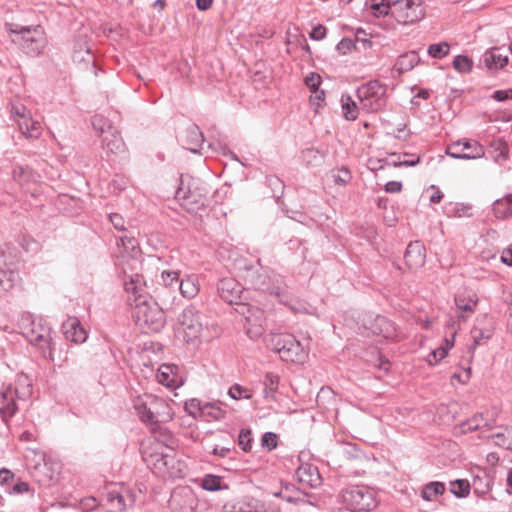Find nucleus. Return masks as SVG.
<instances>
[{
  "label": "nucleus",
  "instance_id": "f704fd0d",
  "mask_svg": "<svg viewBox=\"0 0 512 512\" xmlns=\"http://www.w3.org/2000/svg\"><path fill=\"white\" fill-rule=\"evenodd\" d=\"M490 437L494 439L497 446L512 450V427H504L502 431L494 433Z\"/></svg>",
  "mask_w": 512,
  "mask_h": 512
},
{
  "label": "nucleus",
  "instance_id": "052dcab7",
  "mask_svg": "<svg viewBox=\"0 0 512 512\" xmlns=\"http://www.w3.org/2000/svg\"><path fill=\"white\" fill-rule=\"evenodd\" d=\"M261 444L268 451H271L277 446V436L273 432H266L263 434Z\"/></svg>",
  "mask_w": 512,
  "mask_h": 512
},
{
  "label": "nucleus",
  "instance_id": "dca6fc26",
  "mask_svg": "<svg viewBox=\"0 0 512 512\" xmlns=\"http://www.w3.org/2000/svg\"><path fill=\"white\" fill-rule=\"evenodd\" d=\"M150 408V425H157L159 423H167L173 419L172 408L169 403L155 395L151 394V400L149 401Z\"/></svg>",
  "mask_w": 512,
  "mask_h": 512
},
{
  "label": "nucleus",
  "instance_id": "4468645a",
  "mask_svg": "<svg viewBox=\"0 0 512 512\" xmlns=\"http://www.w3.org/2000/svg\"><path fill=\"white\" fill-rule=\"evenodd\" d=\"M195 184V181H192L185 187L182 182L175 193V198L187 210H194L204 204L205 194L203 190L195 186Z\"/></svg>",
  "mask_w": 512,
  "mask_h": 512
},
{
  "label": "nucleus",
  "instance_id": "7c9ffc66",
  "mask_svg": "<svg viewBox=\"0 0 512 512\" xmlns=\"http://www.w3.org/2000/svg\"><path fill=\"white\" fill-rule=\"evenodd\" d=\"M280 378L276 373L267 372L263 378L264 397L266 399H275V394L279 387Z\"/></svg>",
  "mask_w": 512,
  "mask_h": 512
},
{
  "label": "nucleus",
  "instance_id": "c9c22d12",
  "mask_svg": "<svg viewBox=\"0 0 512 512\" xmlns=\"http://www.w3.org/2000/svg\"><path fill=\"white\" fill-rule=\"evenodd\" d=\"M445 491V485L442 482L434 481L426 484L422 491H421V497L424 500L432 501L434 500L438 495H442Z\"/></svg>",
  "mask_w": 512,
  "mask_h": 512
},
{
  "label": "nucleus",
  "instance_id": "b1692460",
  "mask_svg": "<svg viewBox=\"0 0 512 512\" xmlns=\"http://www.w3.org/2000/svg\"><path fill=\"white\" fill-rule=\"evenodd\" d=\"M186 148L192 153H199L204 144V136L196 125H191L186 130Z\"/></svg>",
  "mask_w": 512,
  "mask_h": 512
},
{
  "label": "nucleus",
  "instance_id": "a211bd4d",
  "mask_svg": "<svg viewBox=\"0 0 512 512\" xmlns=\"http://www.w3.org/2000/svg\"><path fill=\"white\" fill-rule=\"evenodd\" d=\"M405 264L409 269H417L425 264V247L420 241L410 242L404 254Z\"/></svg>",
  "mask_w": 512,
  "mask_h": 512
},
{
  "label": "nucleus",
  "instance_id": "393cba45",
  "mask_svg": "<svg viewBox=\"0 0 512 512\" xmlns=\"http://www.w3.org/2000/svg\"><path fill=\"white\" fill-rule=\"evenodd\" d=\"M296 477L300 483L310 487H316L320 484V475L316 467L301 466L296 471Z\"/></svg>",
  "mask_w": 512,
  "mask_h": 512
},
{
  "label": "nucleus",
  "instance_id": "c756f323",
  "mask_svg": "<svg viewBox=\"0 0 512 512\" xmlns=\"http://www.w3.org/2000/svg\"><path fill=\"white\" fill-rule=\"evenodd\" d=\"M174 366L163 364L157 372V380L167 387H175L177 385V375L174 372Z\"/></svg>",
  "mask_w": 512,
  "mask_h": 512
},
{
  "label": "nucleus",
  "instance_id": "9b49d317",
  "mask_svg": "<svg viewBox=\"0 0 512 512\" xmlns=\"http://www.w3.org/2000/svg\"><path fill=\"white\" fill-rule=\"evenodd\" d=\"M22 327L24 329L23 334L29 342L41 349H48V357L51 361H54L50 329L41 323H36L34 320L30 321L29 317L23 319Z\"/></svg>",
  "mask_w": 512,
  "mask_h": 512
},
{
  "label": "nucleus",
  "instance_id": "1a4fd4ad",
  "mask_svg": "<svg viewBox=\"0 0 512 512\" xmlns=\"http://www.w3.org/2000/svg\"><path fill=\"white\" fill-rule=\"evenodd\" d=\"M425 15L422 0H392V17L400 24H412Z\"/></svg>",
  "mask_w": 512,
  "mask_h": 512
},
{
  "label": "nucleus",
  "instance_id": "9d476101",
  "mask_svg": "<svg viewBox=\"0 0 512 512\" xmlns=\"http://www.w3.org/2000/svg\"><path fill=\"white\" fill-rule=\"evenodd\" d=\"M179 325L187 343L199 339L204 331L202 316L194 306H188L182 311Z\"/></svg>",
  "mask_w": 512,
  "mask_h": 512
},
{
  "label": "nucleus",
  "instance_id": "ea45409f",
  "mask_svg": "<svg viewBox=\"0 0 512 512\" xmlns=\"http://www.w3.org/2000/svg\"><path fill=\"white\" fill-rule=\"evenodd\" d=\"M392 324L383 316H377L372 327L374 334H381L385 338H389L392 335Z\"/></svg>",
  "mask_w": 512,
  "mask_h": 512
},
{
  "label": "nucleus",
  "instance_id": "72a5a7b5",
  "mask_svg": "<svg viewBox=\"0 0 512 512\" xmlns=\"http://www.w3.org/2000/svg\"><path fill=\"white\" fill-rule=\"evenodd\" d=\"M106 501L110 504L112 512H122L126 509L125 496L118 490L108 491Z\"/></svg>",
  "mask_w": 512,
  "mask_h": 512
},
{
  "label": "nucleus",
  "instance_id": "473e14b6",
  "mask_svg": "<svg viewBox=\"0 0 512 512\" xmlns=\"http://www.w3.org/2000/svg\"><path fill=\"white\" fill-rule=\"evenodd\" d=\"M342 114L348 121H354L358 117V106L350 95L341 96Z\"/></svg>",
  "mask_w": 512,
  "mask_h": 512
},
{
  "label": "nucleus",
  "instance_id": "3c124183",
  "mask_svg": "<svg viewBox=\"0 0 512 512\" xmlns=\"http://www.w3.org/2000/svg\"><path fill=\"white\" fill-rule=\"evenodd\" d=\"M483 422L484 420L482 415H476L471 419L467 420L466 422H463L460 428L463 433L472 432L479 429L482 425H486V423Z\"/></svg>",
  "mask_w": 512,
  "mask_h": 512
},
{
  "label": "nucleus",
  "instance_id": "4c0bfd02",
  "mask_svg": "<svg viewBox=\"0 0 512 512\" xmlns=\"http://www.w3.org/2000/svg\"><path fill=\"white\" fill-rule=\"evenodd\" d=\"M19 275L12 270H0V295L11 290L18 281Z\"/></svg>",
  "mask_w": 512,
  "mask_h": 512
},
{
  "label": "nucleus",
  "instance_id": "7ed1b4c3",
  "mask_svg": "<svg viewBox=\"0 0 512 512\" xmlns=\"http://www.w3.org/2000/svg\"><path fill=\"white\" fill-rule=\"evenodd\" d=\"M32 395V384L26 375H19L14 385L3 386L0 389V416L7 420L15 415L18 402L25 401Z\"/></svg>",
  "mask_w": 512,
  "mask_h": 512
},
{
  "label": "nucleus",
  "instance_id": "58836bf2",
  "mask_svg": "<svg viewBox=\"0 0 512 512\" xmlns=\"http://www.w3.org/2000/svg\"><path fill=\"white\" fill-rule=\"evenodd\" d=\"M490 149L495 160H506L509 156L508 144L503 139H494L490 143Z\"/></svg>",
  "mask_w": 512,
  "mask_h": 512
},
{
  "label": "nucleus",
  "instance_id": "bf43d9fd",
  "mask_svg": "<svg viewBox=\"0 0 512 512\" xmlns=\"http://www.w3.org/2000/svg\"><path fill=\"white\" fill-rule=\"evenodd\" d=\"M228 395L234 400L251 398V394L248 393V390L239 384L231 386L228 390Z\"/></svg>",
  "mask_w": 512,
  "mask_h": 512
},
{
  "label": "nucleus",
  "instance_id": "0e129e2a",
  "mask_svg": "<svg viewBox=\"0 0 512 512\" xmlns=\"http://www.w3.org/2000/svg\"><path fill=\"white\" fill-rule=\"evenodd\" d=\"M179 273L177 271H162L161 280L166 286L172 285L174 282L177 283Z\"/></svg>",
  "mask_w": 512,
  "mask_h": 512
},
{
  "label": "nucleus",
  "instance_id": "6e6552de",
  "mask_svg": "<svg viewBox=\"0 0 512 512\" xmlns=\"http://www.w3.org/2000/svg\"><path fill=\"white\" fill-rule=\"evenodd\" d=\"M93 127L99 130L102 137V148L107 154L121 155L126 151V145L120 133L107 123L101 116H94Z\"/></svg>",
  "mask_w": 512,
  "mask_h": 512
},
{
  "label": "nucleus",
  "instance_id": "423d86ee",
  "mask_svg": "<svg viewBox=\"0 0 512 512\" xmlns=\"http://www.w3.org/2000/svg\"><path fill=\"white\" fill-rule=\"evenodd\" d=\"M356 94L360 108L367 113L377 112L386 104V86L378 80L363 84L357 89Z\"/></svg>",
  "mask_w": 512,
  "mask_h": 512
},
{
  "label": "nucleus",
  "instance_id": "a19ab883",
  "mask_svg": "<svg viewBox=\"0 0 512 512\" xmlns=\"http://www.w3.org/2000/svg\"><path fill=\"white\" fill-rule=\"evenodd\" d=\"M452 66L457 72L468 74L472 71L474 63L473 60L466 55H457L452 61Z\"/></svg>",
  "mask_w": 512,
  "mask_h": 512
},
{
  "label": "nucleus",
  "instance_id": "f3484780",
  "mask_svg": "<svg viewBox=\"0 0 512 512\" xmlns=\"http://www.w3.org/2000/svg\"><path fill=\"white\" fill-rule=\"evenodd\" d=\"M142 456L148 467H150L155 474L162 477L163 473L167 472L165 468V446L157 443L154 449L151 448L150 451H143Z\"/></svg>",
  "mask_w": 512,
  "mask_h": 512
},
{
  "label": "nucleus",
  "instance_id": "69168bd1",
  "mask_svg": "<svg viewBox=\"0 0 512 512\" xmlns=\"http://www.w3.org/2000/svg\"><path fill=\"white\" fill-rule=\"evenodd\" d=\"M109 220L116 230H125V219L118 213L109 214Z\"/></svg>",
  "mask_w": 512,
  "mask_h": 512
},
{
  "label": "nucleus",
  "instance_id": "09e8293b",
  "mask_svg": "<svg viewBox=\"0 0 512 512\" xmlns=\"http://www.w3.org/2000/svg\"><path fill=\"white\" fill-rule=\"evenodd\" d=\"M10 113H11V118L16 123L19 120H22V119H24V117H27L28 115L31 114V112L26 108V106L23 105L22 103H20L19 101L11 103Z\"/></svg>",
  "mask_w": 512,
  "mask_h": 512
},
{
  "label": "nucleus",
  "instance_id": "6ab92c4d",
  "mask_svg": "<svg viewBox=\"0 0 512 512\" xmlns=\"http://www.w3.org/2000/svg\"><path fill=\"white\" fill-rule=\"evenodd\" d=\"M62 331L65 338L76 344L83 343L87 339V332L76 317H69L62 324Z\"/></svg>",
  "mask_w": 512,
  "mask_h": 512
},
{
  "label": "nucleus",
  "instance_id": "774afa93",
  "mask_svg": "<svg viewBox=\"0 0 512 512\" xmlns=\"http://www.w3.org/2000/svg\"><path fill=\"white\" fill-rule=\"evenodd\" d=\"M501 262L507 266H512V244L502 251Z\"/></svg>",
  "mask_w": 512,
  "mask_h": 512
},
{
  "label": "nucleus",
  "instance_id": "6e6d98bb",
  "mask_svg": "<svg viewBox=\"0 0 512 512\" xmlns=\"http://www.w3.org/2000/svg\"><path fill=\"white\" fill-rule=\"evenodd\" d=\"M221 478L215 475H206L202 481V488L207 491L220 490Z\"/></svg>",
  "mask_w": 512,
  "mask_h": 512
},
{
  "label": "nucleus",
  "instance_id": "37998d69",
  "mask_svg": "<svg viewBox=\"0 0 512 512\" xmlns=\"http://www.w3.org/2000/svg\"><path fill=\"white\" fill-rule=\"evenodd\" d=\"M225 411L222 410L216 403L205 402L203 416L201 418L219 421L224 419Z\"/></svg>",
  "mask_w": 512,
  "mask_h": 512
},
{
  "label": "nucleus",
  "instance_id": "4be33fe9",
  "mask_svg": "<svg viewBox=\"0 0 512 512\" xmlns=\"http://www.w3.org/2000/svg\"><path fill=\"white\" fill-rule=\"evenodd\" d=\"M18 128L26 138L38 139L42 134V126L31 114L17 122Z\"/></svg>",
  "mask_w": 512,
  "mask_h": 512
},
{
  "label": "nucleus",
  "instance_id": "a18cd8bd",
  "mask_svg": "<svg viewBox=\"0 0 512 512\" xmlns=\"http://www.w3.org/2000/svg\"><path fill=\"white\" fill-rule=\"evenodd\" d=\"M449 51H450V45L445 41L440 42V43L431 44L428 46V50H427L429 56H431L432 58H435V59L444 58L445 56H447L449 54Z\"/></svg>",
  "mask_w": 512,
  "mask_h": 512
},
{
  "label": "nucleus",
  "instance_id": "a878e982",
  "mask_svg": "<svg viewBox=\"0 0 512 512\" xmlns=\"http://www.w3.org/2000/svg\"><path fill=\"white\" fill-rule=\"evenodd\" d=\"M420 62V57L416 51H409L397 59L393 66V70L398 74L412 70Z\"/></svg>",
  "mask_w": 512,
  "mask_h": 512
},
{
  "label": "nucleus",
  "instance_id": "8fccbe9b",
  "mask_svg": "<svg viewBox=\"0 0 512 512\" xmlns=\"http://www.w3.org/2000/svg\"><path fill=\"white\" fill-rule=\"evenodd\" d=\"M371 9L376 17L392 15V0H382L380 3H373Z\"/></svg>",
  "mask_w": 512,
  "mask_h": 512
},
{
  "label": "nucleus",
  "instance_id": "49530a36",
  "mask_svg": "<svg viewBox=\"0 0 512 512\" xmlns=\"http://www.w3.org/2000/svg\"><path fill=\"white\" fill-rule=\"evenodd\" d=\"M73 58L76 61H89L92 59L91 50L86 41H79L75 43Z\"/></svg>",
  "mask_w": 512,
  "mask_h": 512
},
{
  "label": "nucleus",
  "instance_id": "c85d7f7f",
  "mask_svg": "<svg viewBox=\"0 0 512 512\" xmlns=\"http://www.w3.org/2000/svg\"><path fill=\"white\" fill-rule=\"evenodd\" d=\"M275 495L289 503L297 504L304 501V495L301 490L289 483L283 484L280 491Z\"/></svg>",
  "mask_w": 512,
  "mask_h": 512
},
{
  "label": "nucleus",
  "instance_id": "f03ea898",
  "mask_svg": "<svg viewBox=\"0 0 512 512\" xmlns=\"http://www.w3.org/2000/svg\"><path fill=\"white\" fill-rule=\"evenodd\" d=\"M238 271L249 288L268 293L282 301L285 283L281 275L262 267L259 261L255 265L244 261L239 264Z\"/></svg>",
  "mask_w": 512,
  "mask_h": 512
},
{
  "label": "nucleus",
  "instance_id": "cd10ccee",
  "mask_svg": "<svg viewBox=\"0 0 512 512\" xmlns=\"http://www.w3.org/2000/svg\"><path fill=\"white\" fill-rule=\"evenodd\" d=\"M151 400V394L139 395L133 399V407L144 424H149L150 419V408L149 401Z\"/></svg>",
  "mask_w": 512,
  "mask_h": 512
},
{
  "label": "nucleus",
  "instance_id": "2f4dec72",
  "mask_svg": "<svg viewBox=\"0 0 512 512\" xmlns=\"http://www.w3.org/2000/svg\"><path fill=\"white\" fill-rule=\"evenodd\" d=\"M493 212L498 219H505L512 215V195L496 200L493 204Z\"/></svg>",
  "mask_w": 512,
  "mask_h": 512
},
{
  "label": "nucleus",
  "instance_id": "603ef678",
  "mask_svg": "<svg viewBox=\"0 0 512 512\" xmlns=\"http://www.w3.org/2000/svg\"><path fill=\"white\" fill-rule=\"evenodd\" d=\"M252 432L250 429H242L238 435V445L245 452H250L252 449Z\"/></svg>",
  "mask_w": 512,
  "mask_h": 512
},
{
  "label": "nucleus",
  "instance_id": "4d7b16f0",
  "mask_svg": "<svg viewBox=\"0 0 512 512\" xmlns=\"http://www.w3.org/2000/svg\"><path fill=\"white\" fill-rule=\"evenodd\" d=\"M398 159L399 162H393L394 166H416L420 163L421 158L419 155L403 153Z\"/></svg>",
  "mask_w": 512,
  "mask_h": 512
},
{
  "label": "nucleus",
  "instance_id": "39448f33",
  "mask_svg": "<svg viewBox=\"0 0 512 512\" xmlns=\"http://www.w3.org/2000/svg\"><path fill=\"white\" fill-rule=\"evenodd\" d=\"M264 342L266 347L278 353L283 361L302 363L307 357L300 341L291 334L269 333L264 337Z\"/></svg>",
  "mask_w": 512,
  "mask_h": 512
},
{
  "label": "nucleus",
  "instance_id": "680f3d73",
  "mask_svg": "<svg viewBox=\"0 0 512 512\" xmlns=\"http://www.w3.org/2000/svg\"><path fill=\"white\" fill-rule=\"evenodd\" d=\"M447 348H444L443 346H440L434 350L431 351V353L428 356V362L431 365L437 364L440 360L445 358L447 356Z\"/></svg>",
  "mask_w": 512,
  "mask_h": 512
},
{
  "label": "nucleus",
  "instance_id": "e433bc0d",
  "mask_svg": "<svg viewBox=\"0 0 512 512\" xmlns=\"http://www.w3.org/2000/svg\"><path fill=\"white\" fill-rule=\"evenodd\" d=\"M179 289L183 297L192 299L199 293V284L194 278L187 277L180 281Z\"/></svg>",
  "mask_w": 512,
  "mask_h": 512
},
{
  "label": "nucleus",
  "instance_id": "de8ad7c7",
  "mask_svg": "<svg viewBox=\"0 0 512 512\" xmlns=\"http://www.w3.org/2000/svg\"><path fill=\"white\" fill-rule=\"evenodd\" d=\"M450 491L457 497H466L470 492V484L467 480L459 479L451 482Z\"/></svg>",
  "mask_w": 512,
  "mask_h": 512
},
{
  "label": "nucleus",
  "instance_id": "79ce46f5",
  "mask_svg": "<svg viewBox=\"0 0 512 512\" xmlns=\"http://www.w3.org/2000/svg\"><path fill=\"white\" fill-rule=\"evenodd\" d=\"M205 402H202L199 399L192 398L185 402L184 409L188 413V415L193 418H201L203 416Z\"/></svg>",
  "mask_w": 512,
  "mask_h": 512
},
{
  "label": "nucleus",
  "instance_id": "bb28decb",
  "mask_svg": "<svg viewBox=\"0 0 512 512\" xmlns=\"http://www.w3.org/2000/svg\"><path fill=\"white\" fill-rule=\"evenodd\" d=\"M13 178L21 186L35 183L39 179V175L33 171L29 166L16 165L13 169Z\"/></svg>",
  "mask_w": 512,
  "mask_h": 512
},
{
  "label": "nucleus",
  "instance_id": "20e7f679",
  "mask_svg": "<svg viewBox=\"0 0 512 512\" xmlns=\"http://www.w3.org/2000/svg\"><path fill=\"white\" fill-rule=\"evenodd\" d=\"M4 27L8 33L17 36V38L12 39V41L18 44L25 54L35 57L43 52L47 41L41 26H23L16 23H5Z\"/></svg>",
  "mask_w": 512,
  "mask_h": 512
},
{
  "label": "nucleus",
  "instance_id": "aec40b11",
  "mask_svg": "<svg viewBox=\"0 0 512 512\" xmlns=\"http://www.w3.org/2000/svg\"><path fill=\"white\" fill-rule=\"evenodd\" d=\"M499 48L494 47L491 49H488L483 54V63L485 67L489 70H497L504 68L509 61V58L507 55H502L499 53Z\"/></svg>",
  "mask_w": 512,
  "mask_h": 512
},
{
  "label": "nucleus",
  "instance_id": "5701e85b",
  "mask_svg": "<svg viewBox=\"0 0 512 512\" xmlns=\"http://www.w3.org/2000/svg\"><path fill=\"white\" fill-rule=\"evenodd\" d=\"M478 302L477 295L475 293H459L455 296V304L457 309L463 313L462 318H465L464 314H472L475 311Z\"/></svg>",
  "mask_w": 512,
  "mask_h": 512
},
{
  "label": "nucleus",
  "instance_id": "5fc2aeb1",
  "mask_svg": "<svg viewBox=\"0 0 512 512\" xmlns=\"http://www.w3.org/2000/svg\"><path fill=\"white\" fill-rule=\"evenodd\" d=\"M117 245H121L125 251L134 253L139 248L137 239L133 236H121Z\"/></svg>",
  "mask_w": 512,
  "mask_h": 512
},
{
  "label": "nucleus",
  "instance_id": "f257e3e1",
  "mask_svg": "<svg viewBox=\"0 0 512 512\" xmlns=\"http://www.w3.org/2000/svg\"><path fill=\"white\" fill-rule=\"evenodd\" d=\"M142 279L141 275L133 274L124 283L126 291L133 293L135 296L133 318L139 326L146 327L152 332H159L165 325V313L157 303L148 302L138 294L141 290Z\"/></svg>",
  "mask_w": 512,
  "mask_h": 512
},
{
  "label": "nucleus",
  "instance_id": "338daca9",
  "mask_svg": "<svg viewBox=\"0 0 512 512\" xmlns=\"http://www.w3.org/2000/svg\"><path fill=\"white\" fill-rule=\"evenodd\" d=\"M355 47V43L349 39V38H343L338 44H337V50L342 53L346 54L350 52Z\"/></svg>",
  "mask_w": 512,
  "mask_h": 512
},
{
  "label": "nucleus",
  "instance_id": "864d4df0",
  "mask_svg": "<svg viewBox=\"0 0 512 512\" xmlns=\"http://www.w3.org/2000/svg\"><path fill=\"white\" fill-rule=\"evenodd\" d=\"M473 334V345L472 349H475L478 345H481L484 340H489L493 335V330L488 329H477L472 331Z\"/></svg>",
  "mask_w": 512,
  "mask_h": 512
},
{
  "label": "nucleus",
  "instance_id": "e2e57ef3",
  "mask_svg": "<svg viewBox=\"0 0 512 512\" xmlns=\"http://www.w3.org/2000/svg\"><path fill=\"white\" fill-rule=\"evenodd\" d=\"M322 82L321 76L317 73H310L305 78V84L310 90H314L320 87Z\"/></svg>",
  "mask_w": 512,
  "mask_h": 512
},
{
  "label": "nucleus",
  "instance_id": "13d9d810",
  "mask_svg": "<svg viewBox=\"0 0 512 512\" xmlns=\"http://www.w3.org/2000/svg\"><path fill=\"white\" fill-rule=\"evenodd\" d=\"M331 178L335 184L345 185L350 181L351 175L349 170L343 167L337 171H333Z\"/></svg>",
  "mask_w": 512,
  "mask_h": 512
},
{
  "label": "nucleus",
  "instance_id": "ddd939ff",
  "mask_svg": "<svg viewBox=\"0 0 512 512\" xmlns=\"http://www.w3.org/2000/svg\"><path fill=\"white\" fill-rule=\"evenodd\" d=\"M236 306V312L244 316L247 322V334L251 338L260 335V328L265 320L264 311L256 306L246 303L244 300L239 301Z\"/></svg>",
  "mask_w": 512,
  "mask_h": 512
},
{
  "label": "nucleus",
  "instance_id": "2eb2a0df",
  "mask_svg": "<svg viewBox=\"0 0 512 512\" xmlns=\"http://www.w3.org/2000/svg\"><path fill=\"white\" fill-rule=\"evenodd\" d=\"M217 291L221 299L229 304H237L246 300L243 286L234 278H222L217 284Z\"/></svg>",
  "mask_w": 512,
  "mask_h": 512
},
{
  "label": "nucleus",
  "instance_id": "f8f14e48",
  "mask_svg": "<svg viewBox=\"0 0 512 512\" xmlns=\"http://www.w3.org/2000/svg\"><path fill=\"white\" fill-rule=\"evenodd\" d=\"M446 153L454 159H480L484 157L485 149L475 140L461 139L449 145Z\"/></svg>",
  "mask_w": 512,
  "mask_h": 512
},
{
  "label": "nucleus",
  "instance_id": "0eeeda50",
  "mask_svg": "<svg viewBox=\"0 0 512 512\" xmlns=\"http://www.w3.org/2000/svg\"><path fill=\"white\" fill-rule=\"evenodd\" d=\"M341 502L355 510L370 511L376 507L374 492L366 486H349L340 493Z\"/></svg>",
  "mask_w": 512,
  "mask_h": 512
},
{
  "label": "nucleus",
  "instance_id": "c03bdc74",
  "mask_svg": "<svg viewBox=\"0 0 512 512\" xmlns=\"http://www.w3.org/2000/svg\"><path fill=\"white\" fill-rule=\"evenodd\" d=\"M336 401L334 392L329 387H322L317 394L316 402L318 406L328 408L329 405L334 404Z\"/></svg>",
  "mask_w": 512,
  "mask_h": 512
},
{
  "label": "nucleus",
  "instance_id": "412c9836",
  "mask_svg": "<svg viewBox=\"0 0 512 512\" xmlns=\"http://www.w3.org/2000/svg\"><path fill=\"white\" fill-rule=\"evenodd\" d=\"M166 457H165V468L167 472L163 473V478H178L182 476V470L184 464L176 459L175 452L173 449L165 446Z\"/></svg>",
  "mask_w": 512,
  "mask_h": 512
}]
</instances>
